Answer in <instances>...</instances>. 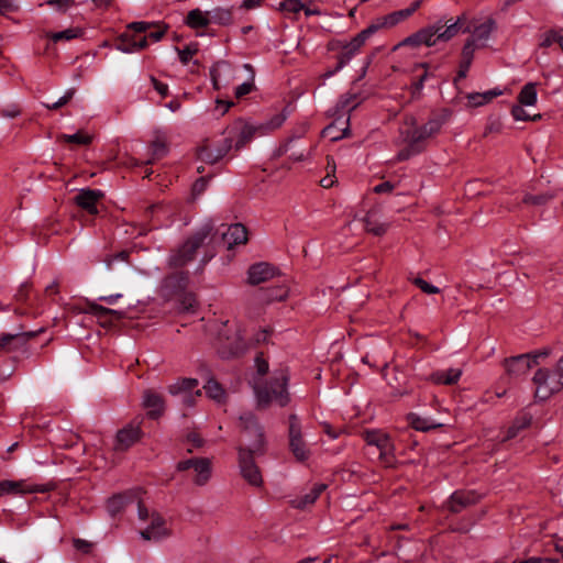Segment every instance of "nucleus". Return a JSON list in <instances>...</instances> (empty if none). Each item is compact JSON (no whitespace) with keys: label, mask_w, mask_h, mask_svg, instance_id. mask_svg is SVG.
Instances as JSON below:
<instances>
[{"label":"nucleus","mask_w":563,"mask_h":563,"mask_svg":"<svg viewBox=\"0 0 563 563\" xmlns=\"http://www.w3.org/2000/svg\"><path fill=\"white\" fill-rule=\"evenodd\" d=\"M242 422L244 424V432L247 435L254 433L256 440L254 443L238 446L241 474L249 484L260 487L263 479L254 457L265 453L266 440L264 428L258 419L251 412L243 415Z\"/></svg>","instance_id":"1"},{"label":"nucleus","mask_w":563,"mask_h":563,"mask_svg":"<svg viewBox=\"0 0 563 563\" xmlns=\"http://www.w3.org/2000/svg\"><path fill=\"white\" fill-rule=\"evenodd\" d=\"M287 376L280 375L269 382H256L254 384V394L256 397V408L261 411L266 410L271 405L276 404L285 407L290 401L287 389Z\"/></svg>","instance_id":"2"},{"label":"nucleus","mask_w":563,"mask_h":563,"mask_svg":"<svg viewBox=\"0 0 563 563\" xmlns=\"http://www.w3.org/2000/svg\"><path fill=\"white\" fill-rule=\"evenodd\" d=\"M214 224L205 223L196 233L189 236L178 249L173 251L168 258V265L172 268L184 267L195 258L197 250L203 245L205 241L212 235Z\"/></svg>","instance_id":"3"},{"label":"nucleus","mask_w":563,"mask_h":563,"mask_svg":"<svg viewBox=\"0 0 563 563\" xmlns=\"http://www.w3.org/2000/svg\"><path fill=\"white\" fill-rule=\"evenodd\" d=\"M560 379V373L550 374L545 369H539L533 377V383L537 386L534 394L536 398L539 400H547L554 393L560 391L562 387Z\"/></svg>","instance_id":"4"},{"label":"nucleus","mask_w":563,"mask_h":563,"mask_svg":"<svg viewBox=\"0 0 563 563\" xmlns=\"http://www.w3.org/2000/svg\"><path fill=\"white\" fill-rule=\"evenodd\" d=\"M288 420L289 450L298 462H305L308 460L310 452L303 440L298 417L295 413H291Z\"/></svg>","instance_id":"5"},{"label":"nucleus","mask_w":563,"mask_h":563,"mask_svg":"<svg viewBox=\"0 0 563 563\" xmlns=\"http://www.w3.org/2000/svg\"><path fill=\"white\" fill-rule=\"evenodd\" d=\"M407 124H409L412 129H408L402 131L404 141L410 144L411 148L416 145H419L420 142L437 134L440 131L441 122L439 120H430L423 126H416L417 121L415 118H410L407 120Z\"/></svg>","instance_id":"6"},{"label":"nucleus","mask_w":563,"mask_h":563,"mask_svg":"<svg viewBox=\"0 0 563 563\" xmlns=\"http://www.w3.org/2000/svg\"><path fill=\"white\" fill-rule=\"evenodd\" d=\"M368 445H374L379 450V460L386 466L394 463V444L388 434L378 430H367L363 434Z\"/></svg>","instance_id":"7"},{"label":"nucleus","mask_w":563,"mask_h":563,"mask_svg":"<svg viewBox=\"0 0 563 563\" xmlns=\"http://www.w3.org/2000/svg\"><path fill=\"white\" fill-rule=\"evenodd\" d=\"M547 352H539L536 354H522L506 358L504 364L507 373L511 376L525 375L532 367L539 364V358L547 356Z\"/></svg>","instance_id":"8"},{"label":"nucleus","mask_w":563,"mask_h":563,"mask_svg":"<svg viewBox=\"0 0 563 563\" xmlns=\"http://www.w3.org/2000/svg\"><path fill=\"white\" fill-rule=\"evenodd\" d=\"M192 468L195 476L192 478L197 486H205L211 478V461L207 457H196L181 461L177 464V470L183 472Z\"/></svg>","instance_id":"9"},{"label":"nucleus","mask_w":563,"mask_h":563,"mask_svg":"<svg viewBox=\"0 0 563 563\" xmlns=\"http://www.w3.org/2000/svg\"><path fill=\"white\" fill-rule=\"evenodd\" d=\"M78 311L93 314L98 323L103 328L111 327L114 320H120L124 317L123 311L110 309L89 300L86 301V308L78 309Z\"/></svg>","instance_id":"10"},{"label":"nucleus","mask_w":563,"mask_h":563,"mask_svg":"<svg viewBox=\"0 0 563 563\" xmlns=\"http://www.w3.org/2000/svg\"><path fill=\"white\" fill-rule=\"evenodd\" d=\"M277 276H279V272L274 265L266 262H260L249 267L247 284L257 286L262 283H267Z\"/></svg>","instance_id":"11"},{"label":"nucleus","mask_w":563,"mask_h":563,"mask_svg":"<svg viewBox=\"0 0 563 563\" xmlns=\"http://www.w3.org/2000/svg\"><path fill=\"white\" fill-rule=\"evenodd\" d=\"M479 498L481 496L474 490H456L450 496L444 507L451 514H459L462 509L476 504Z\"/></svg>","instance_id":"12"},{"label":"nucleus","mask_w":563,"mask_h":563,"mask_svg":"<svg viewBox=\"0 0 563 563\" xmlns=\"http://www.w3.org/2000/svg\"><path fill=\"white\" fill-rule=\"evenodd\" d=\"M140 534L145 541H159L169 536V530L165 527V519L157 511H152L150 526Z\"/></svg>","instance_id":"13"},{"label":"nucleus","mask_w":563,"mask_h":563,"mask_svg":"<svg viewBox=\"0 0 563 563\" xmlns=\"http://www.w3.org/2000/svg\"><path fill=\"white\" fill-rule=\"evenodd\" d=\"M441 30L440 26H429L418 31L417 33L406 37L401 43H399L396 47L399 46H419L424 44L427 46H433L437 43V38L434 35L439 33Z\"/></svg>","instance_id":"14"},{"label":"nucleus","mask_w":563,"mask_h":563,"mask_svg":"<svg viewBox=\"0 0 563 563\" xmlns=\"http://www.w3.org/2000/svg\"><path fill=\"white\" fill-rule=\"evenodd\" d=\"M104 197V194L100 190L93 189H80L77 196L74 198L75 203L89 212L90 214H97V202Z\"/></svg>","instance_id":"15"},{"label":"nucleus","mask_w":563,"mask_h":563,"mask_svg":"<svg viewBox=\"0 0 563 563\" xmlns=\"http://www.w3.org/2000/svg\"><path fill=\"white\" fill-rule=\"evenodd\" d=\"M141 438V429L131 424L118 431L114 442V451L123 452L136 443Z\"/></svg>","instance_id":"16"},{"label":"nucleus","mask_w":563,"mask_h":563,"mask_svg":"<svg viewBox=\"0 0 563 563\" xmlns=\"http://www.w3.org/2000/svg\"><path fill=\"white\" fill-rule=\"evenodd\" d=\"M47 490H49L48 486L26 485L24 481L0 482V496H2L3 494L45 493Z\"/></svg>","instance_id":"17"},{"label":"nucleus","mask_w":563,"mask_h":563,"mask_svg":"<svg viewBox=\"0 0 563 563\" xmlns=\"http://www.w3.org/2000/svg\"><path fill=\"white\" fill-rule=\"evenodd\" d=\"M234 130L236 131L234 148L241 151L253 140L257 132H261V126L252 125L240 119L234 123Z\"/></svg>","instance_id":"18"},{"label":"nucleus","mask_w":563,"mask_h":563,"mask_svg":"<svg viewBox=\"0 0 563 563\" xmlns=\"http://www.w3.org/2000/svg\"><path fill=\"white\" fill-rule=\"evenodd\" d=\"M246 351V343L239 333H235L232 339L227 338L221 342L220 353L223 357H236Z\"/></svg>","instance_id":"19"},{"label":"nucleus","mask_w":563,"mask_h":563,"mask_svg":"<svg viewBox=\"0 0 563 563\" xmlns=\"http://www.w3.org/2000/svg\"><path fill=\"white\" fill-rule=\"evenodd\" d=\"M223 240L228 243L231 250L234 245L246 244L247 229L242 223H235L228 228V231L222 234Z\"/></svg>","instance_id":"20"},{"label":"nucleus","mask_w":563,"mask_h":563,"mask_svg":"<svg viewBox=\"0 0 563 563\" xmlns=\"http://www.w3.org/2000/svg\"><path fill=\"white\" fill-rule=\"evenodd\" d=\"M378 30V25H369L367 29L358 33L350 43L343 46L344 57L351 58L352 55L364 45L366 40Z\"/></svg>","instance_id":"21"},{"label":"nucleus","mask_w":563,"mask_h":563,"mask_svg":"<svg viewBox=\"0 0 563 563\" xmlns=\"http://www.w3.org/2000/svg\"><path fill=\"white\" fill-rule=\"evenodd\" d=\"M362 221L365 231L375 236L385 235L389 229V223L379 221L373 210L368 211Z\"/></svg>","instance_id":"22"},{"label":"nucleus","mask_w":563,"mask_h":563,"mask_svg":"<svg viewBox=\"0 0 563 563\" xmlns=\"http://www.w3.org/2000/svg\"><path fill=\"white\" fill-rule=\"evenodd\" d=\"M420 3H421V1L418 0L408 9L399 10V11L393 12V13L384 16L382 19V22L379 24H377L378 29L382 26H385V27L394 26L397 23H399L400 21L407 19L420 7Z\"/></svg>","instance_id":"23"},{"label":"nucleus","mask_w":563,"mask_h":563,"mask_svg":"<svg viewBox=\"0 0 563 563\" xmlns=\"http://www.w3.org/2000/svg\"><path fill=\"white\" fill-rule=\"evenodd\" d=\"M144 406L151 409L150 416L156 418L164 410V399L159 394L148 389L144 393Z\"/></svg>","instance_id":"24"},{"label":"nucleus","mask_w":563,"mask_h":563,"mask_svg":"<svg viewBox=\"0 0 563 563\" xmlns=\"http://www.w3.org/2000/svg\"><path fill=\"white\" fill-rule=\"evenodd\" d=\"M187 275L184 272L174 273L164 279L163 288L168 295L180 291L187 286Z\"/></svg>","instance_id":"25"},{"label":"nucleus","mask_w":563,"mask_h":563,"mask_svg":"<svg viewBox=\"0 0 563 563\" xmlns=\"http://www.w3.org/2000/svg\"><path fill=\"white\" fill-rule=\"evenodd\" d=\"M503 92L501 90H498V89H493V90H489V91H486V92H473V93H468L466 96L468 102H467V106L470 108H477V107H481L485 103H488L490 102L494 98L500 96Z\"/></svg>","instance_id":"26"},{"label":"nucleus","mask_w":563,"mask_h":563,"mask_svg":"<svg viewBox=\"0 0 563 563\" xmlns=\"http://www.w3.org/2000/svg\"><path fill=\"white\" fill-rule=\"evenodd\" d=\"M150 151L152 157L146 162V164H153L154 161L159 159L167 154L168 146L166 139L157 134L150 144Z\"/></svg>","instance_id":"27"},{"label":"nucleus","mask_w":563,"mask_h":563,"mask_svg":"<svg viewBox=\"0 0 563 563\" xmlns=\"http://www.w3.org/2000/svg\"><path fill=\"white\" fill-rule=\"evenodd\" d=\"M462 375V371L457 368H450L445 373H433L429 379L435 384L453 385L456 384Z\"/></svg>","instance_id":"28"},{"label":"nucleus","mask_w":563,"mask_h":563,"mask_svg":"<svg viewBox=\"0 0 563 563\" xmlns=\"http://www.w3.org/2000/svg\"><path fill=\"white\" fill-rule=\"evenodd\" d=\"M327 485L325 484H318L316 485L310 493L306 494L303 497L297 498L291 501L292 506L298 509H303L308 505H312L319 495L325 490Z\"/></svg>","instance_id":"29"},{"label":"nucleus","mask_w":563,"mask_h":563,"mask_svg":"<svg viewBox=\"0 0 563 563\" xmlns=\"http://www.w3.org/2000/svg\"><path fill=\"white\" fill-rule=\"evenodd\" d=\"M407 420L409 421L410 426L413 429H416L418 431H423V432L432 430V429H438L443 426V423L431 422L429 419L422 418L417 413H409L407 416Z\"/></svg>","instance_id":"30"},{"label":"nucleus","mask_w":563,"mask_h":563,"mask_svg":"<svg viewBox=\"0 0 563 563\" xmlns=\"http://www.w3.org/2000/svg\"><path fill=\"white\" fill-rule=\"evenodd\" d=\"M203 389L206 390V394L217 402H223L225 400V390L213 377L207 380Z\"/></svg>","instance_id":"31"},{"label":"nucleus","mask_w":563,"mask_h":563,"mask_svg":"<svg viewBox=\"0 0 563 563\" xmlns=\"http://www.w3.org/2000/svg\"><path fill=\"white\" fill-rule=\"evenodd\" d=\"M198 386L196 378H181L168 386V391L172 395L189 394L195 387Z\"/></svg>","instance_id":"32"},{"label":"nucleus","mask_w":563,"mask_h":563,"mask_svg":"<svg viewBox=\"0 0 563 563\" xmlns=\"http://www.w3.org/2000/svg\"><path fill=\"white\" fill-rule=\"evenodd\" d=\"M532 422V416L531 415H523L512 422V424L507 430V437L504 439V441L514 439L517 437V434L523 430L527 429Z\"/></svg>","instance_id":"33"},{"label":"nucleus","mask_w":563,"mask_h":563,"mask_svg":"<svg viewBox=\"0 0 563 563\" xmlns=\"http://www.w3.org/2000/svg\"><path fill=\"white\" fill-rule=\"evenodd\" d=\"M208 13H203L199 9L189 11L187 15V24L192 29L206 27L209 25L210 20L207 18Z\"/></svg>","instance_id":"34"},{"label":"nucleus","mask_w":563,"mask_h":563,"mask_svg":"<svg viewBox=\"0 0 563 563\" xmlns=\"http://www.w3.org/2000/svg\"><path fill=\"white\" fill-rule=\"evenodd\" d=\"M323 136L330 137L332 141L341 140L342 137L350 135V118L345 121V128L341 129V133H339V129L336 122L331 123L322 131Z\"/></svg>","instance_id":"35"},{"label":"nucleus","mask_w":563,"mask_h":563,"mask_svg":"<svg viewBox=\"0 0 563 563\" xmlns=\"http://www.w3.org/2000/svg\"><path fill=\"white\" fill-rule=\"evenodd\" d=\"M537 102L536 84H527L518 96V103L522 106H533Z\"/></svg>","instance_id":"36"},{"label":"nucleus","mask_w":563,"mask_h":563,"mask_svg":"<svg viewBox=\"0 0 563 563\" xmlns=\"http://www.w3.org/2000/svg\"><path fill=\"white\" fill-rule=\"evenodd\" d=\"M129 503L126 495H115L111 497L107 503V509L109 514L114 517L123 510Z\"/></svg>","instance_id":"37"},{"label":"nucleus","mask_w":563,"mask_h":563,"mask_svg":"<svg viewBox=\"0 0 563 563\" xmlns=\"http://www.w3.org/2000/svg\"><path fill=\"white\" fill-rule=\"evenodd\" d=\"M80 31L78 29H67L60 32H45L44 35L52 40L54 43L59 41H70L78 37Z\"/></svg>","instance_id":"38"},{"label":"nucleus","mask_w":563,"mask_h":563,"mask_svg":"<svg viewBox=\"0 0 563 563\" xmlns=\"http://www.w3.org/2000/svg\"><path fill=\"white\" fill-rule=\"evenodd\" d=\"M58 139L63 142L74 143L78 145H89L92 142V135H89L84 131H78L76 134L73 135L62 134Z\"/></svg>","instance_id":"39"},{"label":"nucleus","mask_w":563,"mask_h":563,"mask_svg":"<svg viewBox=\"0 0 563 563\" xmlns=\"http://www.w3.org/2000/svg\"><path fill=\"white\" fill-rule=\"evenodd\" d=\"M197 156L199 159L207 164H217L219 162V156L213 154L209 150L208 141L205 140L198 147H197Z\"/></svg>","instance_id":"40"},{"label":"nucleus","mask_w":563,"mask_h":563,"mask_svg":"<svg viewBox=\"0 0 563 563\" xmlns=\"http://www.w3.org/2000/svg\"><path fill=\"white\" fill-rule=\"evenodd\" d=\"M495 22L494 20H488L487 22L476 26L473 31V37L476 40H487L494 30Z\"/></svg>","instance_id":"41"},{"label":"nucleus","mask_w":563,"mask_h":563,"mask_svg":"<svg viewBox=\"0 0 563 563\" xmlns=\"http://www.w3.org/2000/svg\"><path fill=\"white\" fill-rule=\"evenodd\" d=\"M20 346L16 334H2L0 336V351L9 352Z\"/></svg>","instance_id":"42"},{"label":"nucleus","mask_w":563,"mask_h":563,"mask_svg":"<svg viewBox=\"0 0 563 563\" xmlns=\"http://www.w3.org/2000/svg\"><path fill=\"white\" fill-rule=\"evenodd\" d=\"M462 19H459L456 22L450 24L446 26L445 30L442 31V29L437 33V40L441 41H449L453 36H455L459 32V25L461 23Z\"/></svg>","instance_id":"43"},{"label":"nucleus","mask_w":563,"mask_h":563,"mask_svg":"<svg viewBox=\"0 0 563 563\" xmlns=\"http://www.w3.org/2000/svg\"><path fill=\"white\" fill-rule=\"evenodd\" d=\"M475 52V38H468L462 49V62L465 66H471Z\"/></svg>","instance_id":"44"},{"label":"nucleus","mask_w":563,"mask_h":563,"mask_svg":"<svg viewBox=\"0 0 563 563\" xmlns=\"http://www.w3.org/2000/svg\"><path fill=\"white\" fill-rule=\"evenodd\" d=\"M511 114L516 120H522V121H536L541 118L540 114L530 115L525 109L522 104H516L511 109Z\"/></svg>","instance_id":"45"},{"label":"nucleus","mask_w":563,"mask_h":563,"mask_svg":"<svg viewBox=\"0 0 563 563\" xmlns=\"http://www.w3.org/2000/svg\"><path fill=\"white\" fill-rule=\"evenodd\" d=\"M285 120H286V115L284 113L275 114L265 124L260 125L261 132L274 131V130L278 129L284 123Z\"/></svg>","instance_id":"46"},{"label":"nucleus","mask_w":563,"mask_h":563,"mask_svg":"<svg viewBox=\"0 0 563 563\" xmlns=\"http://www.w3.org/2000/svg\"><path fill=\"white\" fill-rule=\"evenodd\" d=\"M305 9V4L300 0H284L279 4V10L283 12L298 13Z\"/></svg>","instance_id":"47"},{"label":"nucleus","mask_w":563,"mask_h":563,"mask_svg":"<svg viewBox=\"0 0 563 563\" xmlns=\"http://www.w3.org/2000/svg\"><path fill=\"white\" fill-rule=\"evenodd\" d=\"M145 47H147V38L144 36L140 41H135L132 37L129 45H119L118 49L130 53L132 51L144 49Z\"/></svg>","instance_id":"48"},{"label":"nucleus","mask_w":563,"mask_h":563,"mask_svg":"<svg viewBox=\"0 0 563 563\" xmlns=\"http://www.w3.org/2000/svg\"><path fill=\"white\" fill-rule=\"evenodd\" d=\"M551 199L549 195H530L527 194L523 197V202L532 206H542L545 205Z\"/></svg>","instance_id":"49"},{"label":"nucleus","mask_w":563,"mask_h":563,"mask_svg":"<svg viewBox=\"0 0 563 563\" xmlns=\"http://www.w3.org/2000/svg\"><path fill=\"white\" fill-rule=\"evenodd\" d=\"M554 42H558L560 46L563 47V38L556 32L549 31L541 41L540 46L547 48Z\"/></svg>","instance_id":"50"},{"label":"nucleus","mask_w":563,"mask_h":563,"mask_svg":"<svg viewBox=\"0 0 563 563\" xmlns=\"http://www.w3.org/2000/svg\"><path fill=\"white\" fill-rule=\"evenodd\" d=\"M197 303L196 297L194 294H183L179 298V306L183 311H188L194 308Z\"/></svg>","instance_id":"51"},{"label":"nucleus","mask_w":563,"mask_h":563,"mask_svg":"<svg viewBox=\"0 0 563 563\" xmlns=\"http://www.w3.org/2000/svg\"><path fill=\"white\" fill-rule=\"evenodd\" d=\"M413 284L417 287H419L423 292L429 294V295H434L440 291L438 287L429 284L428 282H426L424 279H422L420 277L415 278Z\"/></svg>","instance_id":"52"},{"label":"nucleus","mask_w":563,"mask_h":563,"mask_svg":"<svg viewBox=\"0 0 563 563\" xmlns=\"http://www.w3.org/2000/svg\"><path fill=\"white\" fill-rule=\"evenodd\" d=\"M288 291L286 289H282L279 287L272 288L268 290V295L265 298L267 302H271L273 300H279L283 301L287 298Z\"/></svg>","instance_id":"53"},{"label":"nucleus","mask_w":563,"mask_h":563,"mask_svg":"<svg viewBox=\"0 0 563 563\" xmlns=\"http://www.w3.org/2000/svg\"><path fill=\"white\" fill-rule=\"evenodd\" d=\"M46 4L54 7L57 11L65 12L74 4V0H48Z\"/></svg>","instance_id":"54"},{"label":"nucleus","mask_w":563,"mask_h":563,"mask_svg":"<svg viewBox=\"0 0 563 563\" xmlns=\"http://www.w3.org/2000/svg\"><path fill=\"white\" fill-rule=\"evenodd\" d=\"M74 93H75V89H69L66 92V95L64 97H62L57 102H55L53 104H46V108L49 110H57V109L64 107L73 98Z\"/></svg>","instance_id":"55"},{"label":"nucleus","mask_w":563,"mask_h":563,"mask_svg":"<svg viewBox=\"0 0 563 563\" xmlns=\"http://www.w3.org/2000/svg\"><path fill=\"white\" fill-rule=\"evenodd\" d=\"M130 256V252L128 251H121L115 255H109L104 258V263L109 268H112V264L115 260H120L122 262L128 263Z\"/></svg>","instance_id":"56"},{"label":"nucleus","mask_w":563,"mask_h":563,"mask_svg":"<svg viewBox=\"0 0 563 563\" xmlns=\"http://www.w3.org/2000/svg\"><path fill=\"white\" fill-rule=\"evenodd\" d=\"M197 47L188 46L184 49H179L176 47V52L178 53L180 60L183 64H187L189 58L197 53Z\"/></svg>","instance_id":"57"},{"label":"nucleus","mask_w":563,"mask_h":563,"mask_svg":"<svg viewBox=\"0 0 563 563\" xmlns=\"http://www.w3.org/2000/svg\"><path fill=\"white\" fill-rule=\"evenodd\" d=\"M233 147L232 145V139L231 137H227L223 140L221 146L217 150V153L216 155L219 156V161L224 157L229 152L230 150Z\"/></svg>","instance_id":"58"},{"label":"nucleus","mask_w":563,"mask_h":563,"mask_svg":"<svg viewBox=\"0 0 563 563\" xmlns=\"http://www.w3.org/2000/svg\"><path fill=\"white\" fill-rule=\"evenodd\" d=\"M40 332H43V329H40L38 331L16 333L18 343L22 346L26 344L31 339L35 338Z\"/></svg>","instance_id":"59"},{"label":"nucleus","mask_w":563,"mask_h":563,"mask_svg":"<svg viewBox=\"0 0 563 563\" xmlns=\"http://www.w3.org/2000/svg\"><path fill=\"white\" fill-rule=\"evenodd\" d=\"M214 19L221 24H227L231 20V12L225 9H218L214 12Z\"/></svg>","instance_id":"60"},{"label":"nucleus","mask_w":563,"mask_h":563,"mask_svg":"<svg viewBox=\"0 0 563 563\" xmlns=\"http://www.w3.org/2000/svg\"><path fill=\"white\" fill-rule=\"evenodd\" d=\"M419 152H421V148L419 147V145H416L413 148H411L410 144H408L407 148H404L398 153L397 159L406 161L411 156L412 153H419Z\"/></svg>","instance_id":"61"},{"label":"nucleus","mask_w":563,"mask_h":563,"mask_svg":"<svg viewBox=\"0 0 563 563\" xmlns=\"http://www.w3.org/2000/svg\"><path fill=\"white\" fill-rule=\"evenodd\" d=\"M187 441L190 442L194 448H201L205 444V440L196 432H190L187 435Z\"/></svg>","instance_id":"62"},{"label":"nucleus","mask_w":563,"mask_h":563,"mask_svg":"<svg viewBox=\"0 0 563 563\" xmlns=\"http://www.w3.org/2000/svg\"><path fill=\"white\" fill-rule=\"evenodd\" d=\"M254 88L253 84L251 82H245V84H242L240 85L236 89H235V97L236 98H241L247 93H250L252 91V89Z\"/></svg>","instance_id":"63"},{"label":"nucleus","mask_w":563,"mask_h":563,"mask_svg":"<svg viewBox=\"0 0 563 563\" xmlns=\"http://www.w3.org/2000/svg\"><path fill=\"white\" fill-rule=\"evenodd\" d=\"M16 10L12 0H0V14H5Z\"/></svg>","instance_id":"64"}]
</instances>
